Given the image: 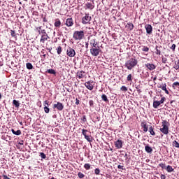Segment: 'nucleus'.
<instances>
[{"label":"nucleus","mask_w":179,"mask_h":179,"mask_svg":"<svg viewBox=\"0 0 179 179\" xmlns=\"http://www.w3.org/2000/svg\"><path fill=\"white\" fill-rule=\"evenodd\" d=\"M89 104H90V107H93V106H94V102H93V100H90V101H89Z\"/></svg>","instance_id":"50"},{"label":"nucleus","mask_w":179,"mask_h":179,"mask_svg":"<svg viewBox=\"0 0 179 179\" xmlns=\"http://www.w3.org/2000/svg\"><path fill=\"white\" fill-rule=\"evenodd\" d=\"M177 64H178V66H179V59L178 60Z\"/></svg>","instance_id":"58"},{"label":"nucleus","mask_w":179,"mask_h":179,"mask_svg":"<svg viewBox=\"0 0 179 179\" xmlns=\"http://www.w3.org/2000/svg\"><path fill=\"white\" fill-rule=\"evenodd\" d=\"M66 54L68 57H70V58H73V57H75L76 55V52H75V50L72 48H69L66 50Z\"/></svg>","instance_id":"7"},{"label":"nucleus","mask_w":179,"mask_h":179,"mask_svg":"<svg viewBox=\"0 0 179 179\" xmlns=\"http://www.w3.org/2000/svg\"><path fill=\"white\" fill-rule=\"evenodd\" d=\"M94 173L96 176H99L100 174V169L99 168L95 169Z\"/></svg>","instance_id":"40"},{"label":"nucleus","mask_w":179,"mask_h":179,"mask_svg":"<svg viewBox=\"0 0 179 179\" xmlns=\"http://www.w3.org/2000/svg\"><path fill=\"white\" fill-rule=\"evenodd\" d=\"M78 176L79 178H83L85 177V175L83 173H82L81 172H79L78 173Z\"/></svg>","instance_id":"43"},{"label":"nucleus","mask_w":179,"mask_h":179,"mask_svg":"<svg viewBox=\"0 0 179 179\" xmlns=\"http://www.w3.org/2000/svg\"><path fill=\"white\" fill-rule=\"evenodd\" d=\"M85 37V31H76L73 34V38L76 41H80V40H83Z\"/></svg>","instance_id":"3"},{"label":"nucleus","mask_w":179,"mask_h":179,"mask_svg":"<svg viewBox=\"0 0 179 179\" xmlns=\"http://www.w3.org/2000/svg\"><path fill=\"white\" fill-rule=\"evenodd\" d=\"M11 132L14 134V135H22V131L20 130H17L15 131V129H12Z\"/></svg>","instance_id":"23"},{"label":"nucleus","mask_w":179,"mask_h":179,"mask_svg":"<svg viewBox=\"0 0 179 179\" xmlns=\"http://www.w3.org/2000/svg\"><path fill=\"white\" fill-rule=\"evenodd\" d=\"M120 90H122V92H127L128 88H127V87L125 86H122V87L120 88Z\"/></svg>","instance_id":"39"},{"label":"nucleus","mask_w":179,"mask_h":179,"mask_svg":"<svg viewBox=\"0 0 179 179\" xmlns=\"http://www.w3.org/2000/svg\"><path fill=\"white\" fill-rule=\"evenodd\" d=\"M90 20H92V17L89 15V14H86L82 18V23L83 24H87V23H90Z\"/></svg>","instance_id":"6"},{"label":"nucleus","mask_w":179,"mask_h":179,"mask_svg":"<svg viewBox=\"0 0 179 179\" xmlns=\"http://www.w3.org/2000/svg\"><path fill=\"white\" fill-rule=\"evenodd\" d=\"M86 132H87V130H86V129H82V134H83V135L84 136H87V135H86Z\"/></svg>","instance_id":"48"},{"label":"nucleus","mask_w":179,"mask_h":179,"mask_svg":"<svg viewBox=\"0 0 179 179\" xmlns=\"http://www.w3.org/2000/svg\"><path fill=\"white\" fill-rule=\"evenodd\" d=\"M43 57H45V55H44Z\"/></svg>","instance_id":"61"},{"label":"nucleus","mask_w":179,"mask_h":179,"mask_svg":"<svg viewBox=\"0 0 179 179\" xmlns=\"http://www.w3.org/2000/svg\"><path fill=\"white\" fill-rule=\"evenodd\" d=\"M160 102L159 101H154L153 102V107L154 108H157V107H159V106H160Z\"/></svg>","instance_id":"24"},{"label":"nucleus","mask_w":179,"mask_h":179,"mask_svg":"<svg viewBox=\"0 0 179 179\" xmlns=\"http://www.w3.org/2000/svg\"><path fill=\"white\" fill-rule=\"evenodd\" d=\"M173 68H174V69H176V71H178L179 66H178V63L173 66Z\"/></svg>","instance_id":"51"},{"label":"nucleus","mask_w":179,"mask_h":179,"mask_svg":"<svg viewBox=\"0 0 179 179\" xmlns=\"http://www.w3.org/2000/svg\"><path fill=\"white\" fill-rule=\"evenodd\" d=\"M117 169H119L120 170H125V169H124V166L122 165H118Z\"/></svg>","instance_id":"49"},{"label":"nucleus","mask_w":179,"mask_h":179,"mask_svg":"<svg viewBox=\"0 0 179 179\" xmlns=\"http://www.w3.org/2000/svg\"><path fill=\"white\" fill-rule=\"evenodd\" d=\"M84 169H85V170H90V164H85L84 165Z\"/></svg>","instance_id":"38"},{"label":"nucleus","mask_w":179,"mask_h":179,"mask_svg":"<svg viewBox=\"0 0 179 179\" xmlns=\"http://www.w3.org/2000/svg\"><path fill=\"white\" fill-rule=\"evenodd\" d=\"M46 72L50 73V75H55V73H57L54 69H48Z\"/></svg>","instance_id":"27"},{"label":"nucleus","mask_w":179,"mask_h":179,"mask_svg":"<svg viewBox=\"0 0 179 179\" xmlns=\"http://www.w3.org/2000/svg\"><path fill=\"white\" fill-rule=\"evenodd\" d=\"M44 108L43 110L45 111V113H46V114H48V113H50V108H48V102L47 101H44Z\"/></svg>","instance_id":"13"},{"label":"nucleus","mask_w":179,"mask_h":179,"mask_svg":"<svg viewBox=\"0 0 179 179\" xmlns=\"http://www.w3.org/2000/svg\"><path fill=\"white\" fill-rule=\"evenodd\" d=\"M26 66L27 69H33V64L31 63H27Z\"/></svg>","instance_id":"32"},{"label":"nucleus","mask_w":179,"mask_h":179,"mask_svg":"<svg viewBox=\"0 0 179 179\" xmlns=\"http://www.w3.org/2000/svg\"><path fill=\"white\" fill-rule=\"evenodd\" d=\"M85 9H90V10H92V9H94V4L89 2L86 3Z\"/></svg>","instance_id":"16"},{"label":"nucleus","mask_w":179,"mask_h":179,"mask_svg":"<svg viewBox=\"0 0 179 179\" xmlns=\"http://www.w3.org/2000/svg\"><path fill=\"white\" fill-rule=\"evenodd\" d=\"M159 166L161 167V169L166 170V164L160 163V164H159Z\"/></svg>","instance_id":"37"},{"label":"nucleus","mask_w":179,"mask_h":179,"mask_svg":"<svg viewBox=\"0 0 179 179\" xmlns=\"http://www.w3.org/2000/svg\"><path fill=\"white\" fill-rule=\"evenodd\" d=\"M90 45L92 48H97V45H99V43L96 41V39H93L90 42Z\"/></svg>","instance_id":"15"},{"label":"nucleus","mask_w":179,"mask_h":179,"mask_svg":"<svg viewBox=\"0 0 179 179\" xmlns=\"http://www.w3.org/2000/svg\"><path fill=\"white\" fill-rule=\"evenodd\" d=\"M81 120L83 121V122H86V121H87V119L86 118V115H83L81 118Z\"/></svg>","instance_id":"46"},{"label":"nucleus","mask_w":179,"mask_h":179,"mask_svg":"<svg viewBox=\"0 0 179 179\" xmlns=\"http://www.w3.org/2000/svg\"><path fill=\"white\" fill-rule=\"evenodd\" d=\"M161 179H166V176L164 174L161 175Z\"/></svg>","instance_id":"54"},{"label":"nucleus","mask_w":179,"mask_h":179,"mask_svg":"<svg viewBox=\"0 0 179 179\" xmlns=\"http://www.w3.org/2000/svg\"><path fill=\"white\" fill-rule=\"evenodd\" d=\"M165 170H166L168 173H172V171H174V169H173V166L170 165H168Z\"/></svg>","instance_id":"20"},{"label":"nucleus","mask_w":179,"mask_h":179,"mask_svg":"<svg viewBox=\"0 0 179 179\" xmlns=\"http://www.w3.org/2000/svg\"><path fill=\"white\" fill-rule=\"evenodd\" d=\"M41 29V27H39V29Z\"/></svg>","instance_id":"60"},{"label":"nucleus","mask_w":179,"mask_h":179,"mask_svg":"<svg viewBox=\"0 0 179 179\" xmlns=\"http://www.w3.org/2000/svg\"><path fill=\"white\" fill-rule=\"evenodd\" d=\"M13 106H15V108H19V107L20 106V103H19V101H17L16 99H14L13 101Z\"/></svg>","instance_id":"18"},{"label":"nucleus","mask_w":179,"mask_h":179,"mask_svg":"<svg viewBox=\"0 0 179 179\" xmlns=\"http://www.w3.org/2000/svg\"><path fill=\"white\" fill-rule=\"evenodd\" d=\"M145 152H147V153H152V152H153V149H152V147L149 146V145H146L145 147Z\"/></svg>","instance_id":"19"},{"label":"nucleus","mask_w":179,"mask_h":179,"mask_svg":"<svg viewBox=\"0 0 179 179\" xmlns=\"http://www.w3.org/2000/svg\"><path fill=\"white\" fill-rule=\"evenodd\" d=\"M141 127L143 128L144 132H148V125L145 123H141Z\"/></svg>","instance_id":"26"},{"label":"nucleus","mask_w":179,"mask_h":179,"mask_svg":"<svg viewBox=\"0 0 179 179\" xmlns=\"http://www.w3.org/2000/svg\"><path fill=\"white\" fill-rule=\"evenodd\" d=\"M85 47H86V48H89V43H85Z\"/></svg>","instance_id":"55"},{"label":"nucleus","mask_w":179,"mask_h":179,"mask_svg":"<svg viewBox=\"0 0 179 179\" xmlns=\"http://www.w3.org/2000/svg\"><path fill=\"white\" fill-rule=\"evenodd\" d=\"M66 26H67V27H71V26H73V20L72 18L66 19Z\"/></svg>","instance_id":"11"},{"label":"nucleus","mask_w":179,"mask_h":179,"mask_svg":"<svg viewBox=\"0 0 179 179\" xmlns=\"http://www.w3.org/2000/svg\"><path fill=\"white\" fill-rule=\"evenodd\" d=\"M55 27H61V21L59 19H57L55 22Z\"/></svg>","instance_id":"21"},{"label":"nucleus","mask_w":179,"mask_h":179,"mask_svg":"<svg viewBox=\"0 0 179 179\" xmlns=\"http://www.w3.org/2000/svg\"><path fill=\"white\" fill-rule=\"evenodd\" d=\"M176 86H179V83L178 82H175V83H173L172 87L173 89H176Z\"/></svg>","instance_id":"41"},{"label":"nucleus","mask_w":179,"mask_h":179,"mask_svg":"<svg viewBox=\"0 0 179 179\" xmlns=\"http://www.w3.org/2000/svg\"><path fill=\"white\" fill-rule=\"evenodd\" d=\"M143 51H144L145 52H148L149 51V48H148V46H144L143 48Z\"/></svg>","instance_id":"44"},{"label":"nucleus","mask_w":179,"mask_h":179,"mask_svg":"<svg viewBox=\"0 0 179 179\" xmlns=\"http://www.w3.org/2000/svg\"><path fill=\"white\" fill-rule=\"evenodd\" d=\"M85 138L86 139V141H87V142H92V141H93V138L91 136H85Z\"/></svg>","instance_id":"28"},{"label":"nucleus","mask_w":179,"mask_h":179,"mask_svg":"<svg viewBox=\"0 0 179 179\" xmlns=\"http://www.w3.org/2000/svg\"><path fill=\"white\" fill-rule=\"evenodd\" d=\"M145 29L146 30L147 34H152V31H153V28L152 27V25L146 24L145 26Z\"/></svg>","instance_id":"10"},{"label":"nucleus","mask_w":179,"mask_h":179,"mask_svg":"<svg viewBox=\"0 0 179 179\" xmlns=\"http://www.w3.org/2000/svg\"><path fill=\"white\" fill-rule=\"evenodd\" d=\"M84 85L88 90H93L94 89V82L93 80L85 82Z\"/></svg>","instance_id":"5"},{"label":"nucleus","mask_w":179,"mask_h":179,"mask_svg":"<svg viewBox=\"0 0 179 179\" xmlns=\"http://www.w3.org/2000/svg\"><path fill=\"white\" fill-rule=\"evenodd\" d=\"M48 38H50V36H48V35H42L40 39V43H43V44H44V43H45V41H47Z\"/></svg>","instance_id":"14"},{"label":"nucleus","mask_w":179,"mask_h":179,"mask_svg":"<svg viewBox=\"0 0 179 179\" xmlns=\"http://www.w3.org/2000/svg\"><path fill=\"white\" fill-rule=\"evenodd\" d=\"M38 33L39 34H42V36H48V34H47V32L45 31V29L41 30V31L38 30Z\"/></svg>","instance_id":"31"},{"label":"nucleus","mask_w":179,"mask_h":179,"mask_svg":"<svg viewBox=\"0 0 179 179\" xmlns=\"http://www.w3.org/2000/svg\"><path fill=\"white\" fill-rule=\"evenodd\" d=\"M53 108H57L59 111H62V110H64V105L62 103L57 102L53 105Z\"/></svg>","instance_id":"8"},{"label":"nucleus","mask_w":179,"mask_h":179,"mask_svg":"<svg viewBox=\"0 0 179 179\" xmlns=\"http://www.w3.org/2000/svg\"><path fill=\"white\" fill-rule=\"evenodd\" d=\"M76 106H78V104H80V101H79V99H76Z\"/></svg>","instance_id":"52"},{"label":"nucleus","mask_w":179,"mask_h":179,"mask_svg":"<svg viewBox=\"0 0 179 179\" xmlns=\"http://www.w3.org/2000/svg\"><path fill=\"white\" fill-rule=\"evenodd\" d=\"M56 50L58 55H60L61 52H62V47L59 46Z\"/></svg>","instance_id":"29"},{"label":"nucleus","mask_w":179,"mask_h":179,"mask_svg":"<svg viewBox=\"0 0 179 179\" xmlns=\"http://www.w3.org/2000/svg\"><path fill=\"white\" fill-rule=\"evenodd\" d=\"M145 66H146V68H148V69H149L150 71H153L156 69V66H155V64H153L147 63L145 64Z\"/></svg>","instance_id":"12"},{"label":"nucleus","mask_w":179,"mask_h":179,"mask_svg":"<svg viewBox=\"0 0 179 179\" xmlns=\"http://www.w3.org/2000/svg\"><path fill=\"white\" fill-rule=\"evenodd\" d=\"M10 34H11L12 37H16V32H15V31L11 30Z\"/></svg>","instance_id":"45"},{"label":"nucleus","mask_w":179,"mask_h":179,"mask_svg":"<svg viewBox=\"0 0 179 179\" xmlns=\"http://www.w3.org/2000/svg\"><path fill=\"white\" fill-rule=\"evenodd\" d=\"M77 78H78V79H83V78H85V71H80L77 72Z\"/></svg>","instance_id":"17"},{"label":"nucleus","mask_w":179,"mask_h":179,"mask_svg":"<svg viewBox=\"0 0 179 179\" xmlns=\"http://www.w3.org/2000/svg\"><path fill=\"white\" fill-rule=\"evenodd\" d=\"M171 49L173 50L174 51V50H176V44H173L172 46L171 47Z\"/></svg>","instance_id":"53"},{"label":"nucleus","mask_w":179,"mask_h":179,"mask_svg":"<svg viewBox=\"0 0 179 179\" xmlns=\"http://www.w3.org/2000/svg\"><path fill=\"white\" fill-rule=\"evenodd\" d=\"M155 50H156L155 54H156L157 55H162V52L160 51V48L156 46V47H155Z\"/></svg>","instance_id":"25"},{"label":"nucleus","mask_w":179,"mask_h":179,"mask_svg":"<svg viewBox=\"0 0 179 179\" xmlns=\"http://www.w3.org/2000/svg\"><path fill=\"white\" fill-rule=\"evenodd\" d=\"M138 65V60L135 58H131L127 60L124 64L125 68L131 71L133 68H135Z\"/></svg>","instance_id":"1"},{"label":"nucleus","mask_w":179,"mask_h":179,"mask_svg":"<svg viewBox=\"0 0 179 179\" xmlns=\"http://www.w3.org/2000/svg\"><path fill=\"white\" fill-rule=\"evenodd\" d=\"M40 156L42 159H45L47 157V156L45 155V154H44V152H41Z\"/></svg>","instance_id":"42"},{"label":"nucleus","mask_w":179,"mask_h":179,"mask_svg":"<svg viewBox=\"0 0 179 179\" xmlns=\"http://www.w3.org/2000/svg\"><path fill=\"white\" fill-rule=\"evenodd\" d=\"M162 128L159 129V131L164 135H169V127H170V123L167 120H163L162 122Z\"/></svg>","instance_id":"2"},{"label":"nucleus","mask_w":179,"mask_h":179,"mask_svg":"<svg viewBox=\"0 0 179 179\" xmlns=\"http://www.w3.org/2000/svg\"><path fill=\"white\" fill-rule=\"evenodd\" d=\"M154 80H156V78H154Z\"/></svg>","instance_id":"59"},{"label":"nucleus","mask_w":179,"mask_h":179,"mask_svg":"<svg viewBox=\"0 0 179 179\" xmlns=\"http://www.w3.org/2000/svg\"><path fill=\"white\" fill-rule=\"evenodd\" d=\"M101 99L103 101H108V99H107V95L106 94H102L101 95Z\"/></svg>","instance_id":"33"},{"label":"nucleus","mask_w":179,"mask_h":179,"mask_svg":"<svg viewBox=\"0 0 179 179\" xmlns=\"http://www.w3.org/2000/svg\"><path fill=\"white\" fill-rule=\"evenodd\" d=\"M164 91H165V93H166V94H169V90H167V88L166 89V90H164Z\"/></svg>","instance_id":"56"},{"label":"nucleus","mask_w":179,"mask_h":179,"mask_svg":"<svg viewBox=\"0 0 179 179\" xmlns=\"http://www.w3.org/2000/svg\"><path fill=\"white\" fill-rule=\"evenodd\" d=\"M164 100H166V98H165V97H162V98L161 99V100H160V101H159V103H160V104H163V103H164Z\"/></svg>","instance_id":"47"},{"label":"nucleus","mask_w":179,"mask_h":179,"mask_svg":"<svg viewBox=\"0 0 179 179\" xmlns=\"http://www.w3.org/2000/svg\"><path fill=\"white\" fill-rule=\"evenodd\" d=\"M24 1H27V0H24Z\"/></svg>","instance_id":"62"},{"label":"nucleus","mask_w":179,"mask_h":179,"mask_svg":"<svg viewBox=\"0 0 179 179\" xmlns=\"http://www.w3.org/2000/svg\"><path fill=\"white\" fill-rule=\"evenodd\" d=\"M127 27H128V29H129V30H133L134 29V24L128 23L127 24Z\"/></svg>","instance_id":"34"},{"label":"nucleus","mask_w":179,"mask_h":179,"mask_svg":"<svg viewBox=\"0 0 179 179\" xmlns=\"http://www.w3.org/2000/svg\"><path fill=\"white\" fill-rule=\"evenodd\" d=\"M149 132H150V135H152V136H155L156 135L155 130H153V127H152V126H150L149 127Z\"/></svg>","instance_id":"22"},{"label":"nucleus","mask_w":179,"mask_h":179,"mask_svg":"<svg viewBox=\"0 0 179 179\" xmlns=\"http://www.w3.org/2000/svg\"><path fill=\"white\" fill-rule=\"evenodd\" d=\"M122 140L118 139L117 141H115V146L117 149H122Z\"/></svg>","instance_id":"9"},{"label":"nucleus","mask_w":179,"mask_h":179,"mask_svg":"<svg viewBox=\"0 0 179 179\" xmlns=\"http://www.w3.org/2000/svg\"><path fill=\"white\" fill-rule=\"evenodd\" d=\"M2 99V94H0V99Z\"/></svg>","instance_id":"57"},{"label":"nucleus","mask_w":179,"mask_h":179,"mask_svg":"<svg viewBox=\"0 0 179 179\" xmlns=\"http://www.w3.org/2000/svg\"><path fill=\"white\" fill-rule=\"evenodd\" d=\"M127 82H132V75L131 74H129L127 76Z\"/></svg>","instance_id":"35"},{"label":"nucleus","mask_w":179,"mask_h":179,"mask_svg":"<svg viewBox=\"0 0 179 179\" xmlns=\"http://www.w3.org/2000/svg\"><path fill=\"white\" fill-rule=\"evenodd\" d=\"M101 52V49L100 48V46H97V48H91L90 49V53L92 57H98V55H100Z\"/></svg>","instance_id":"4"},{"label":"nucleus","mask_w":179,"mask_h":179,"mask_svg":"<svg viewBox=\"0 0 179 179\" xmlns=\"http://www.w3.org/2000/svg\"><path fill=\"white\" fill-rule=\"evenodd\" d=\"M173 146H174L175 148H178L179 149V143L177 142V141H174L172 143Z\"/></svg>","instance_id":"30"},{"label":"nucleus","mask_w":179,"mask_h":179,"mask_svg":"<svg viewBox=\"0 0 179 179\" xmlns=\"http://www.w3.org/2000/svg\"><path fill=\"white\" fill-rule=\"evenodd\" d=\"M166 86H167V85H166V84H162V85H161L159 86V88L164 91V90H166L167 89V88H166Z\"/></svg>","instance_id":"36"}]
</instances>
